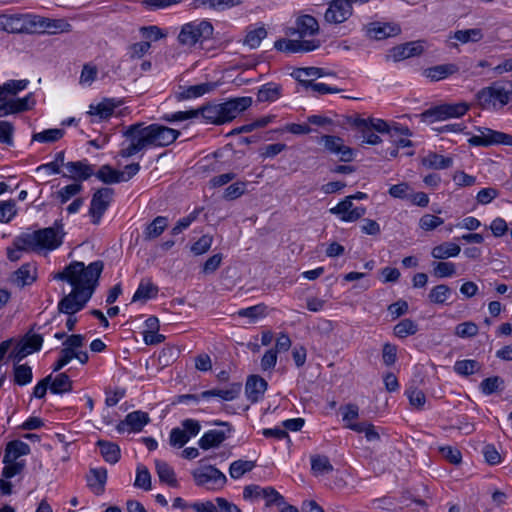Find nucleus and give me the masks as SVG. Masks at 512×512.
Wrapping results in <instances>:
<instances>
[{
	"label": "nucleus",
	"instance_id": "obj_49",
	"mask_svg": "<svg viewBox=\"0 0 512 512\" xmlns=\"http://www.w3.org/2000/svg\"><path fill=\"white\" fill-rule=\"evenodd\" d=\"M63 135V129H47L42 132L34 133L32 135V141H37L40 143H53L61 139Z\"/></svg>",
	"mask_w": 512,
	"mask_h": 512
},
{
	"label": "nucleus",
	"instance_id": "obj_42",
	"mask_svg": "<svg viewBox=\"0 0 512 512\" xmlns=\"http://www.w3.org/2000/svg\"><path fill=\"white\" fill-rule=\"evenodd\" d=\"M72 390V381L66 373L58 374L50 382V391L54 394H63Z\"/></svg>",
	"mask_w": 512,
	"mask_h": 512
},
{
	"label": "nucleus",
	"instance_id": "obj_28",
	"mask_svg": "<svg viewBox=\"0 0 512 512\" xmlns=\"http://www.w3.org/2000/svg\"><path fill=\"white\" fill-rule=\"evenodd\" d=\"M107 481V470L105 468H92L87 475V484L96 495L105 491Z\"/></svg>",
	"mask_w": 512,
	"mask_h": 512
},
{
	"label": "nucleus",
	"instance_id": "obj_58",
	"mask_svg": "<svg viewBox=\"0 0 512 512\" xmlns=\"http://www.w3.org/2000/svg\"><path fill=\"white\" fill-rule=\"evenodd\" d=\"M299 82L305 88H311L314 92L319 93V94L340 92V89H338V88L330 87L324 83H315L312 80L299 79Z\"/></svg>",
	"mask_w": 512,
	"mask_h": 512
},
{
	"label": "nucleus",
	"instance_id": "obj_39",
	"mask_svg": "<svg viewBox=\"0 0 512 512\" xmlns=\"http://www.w3.org/2000/svg\"><path fill=\"white\" fill-rule=\"evenodd\" d=\"M168 226V219L164 216H157L149 223L144 230L145 240H152L159 237Z\"/></svg>",
	"mask_w": 512,
	"mask_h": 512
},
{
	"label": "nucleus",
	"instance_id": "obj_43",
	"mask_svg": "<svg viewBox=\"0 0 512 512\" xmlns=\"http://www.w3.org/2000/svg\"><path fill=\"white\" fill-rule=\"evenodd\" d=\"M267 30L264 26H260L247 31L244 38L243 44L247 45L251 49H255L260 46L261 41L266 38Z\"/></svg>",
	"mask_w": 512,
	"mask_h": 512
},
{
	"label": "nucleus",
	"instance_id": "obj_20",
	"mask_svg": "<svg viewBox=\"0 0 512 512\" xmlns=\"http://www.w3.org/2000/svg\"><path fill=\"white\" fill-rule=\"evenodd\" d=\"M36 278V266L32 263H25L11 274L8 281L13 285L22 288L26 285H31L35 282Z\"/></svg>",
	"mask_w": 512,
	"mask_h": 512
},
{
	"label": "nucleus",
	"instance_id": "obj_63",
	"mask_svg": "<svg viewBox=\"0 0 512 512\" xmlns=\"http://www.w3.org/2000/svg\"><path fill=\"white\" fill-rule=\"evenodd\" d=\"M17 212L15 200L2 201V223L10 222L17 215Z\"/></svg>",
	"mask_w": 512,
	"mask_h": 512
},
{
	"label": "nucleus",
	"instance_id": "obj_41",
	"mask_svg": "<svg viewBox=\"0 0 512 512\" xmlns=\"http://www.w3.org/2000/svg\"><path fill=\"white\" fill-rule=\"evenodd\" d=\"M149 420L148 414L140 410L126 415V423H128L130 430L133 432H140L148 424Z\"/></svg>",
	"mask_w": 512,
	"mask_h": 512
},
{
	"label": "nucleus",
	"instance_id": "obj_36",
	"mask_svg": "<svg viewBox=\"0 0 512 512\" xmlns=\"http://www.w3.org/2000/svg\"><path fill=\"white\" fill-rule=\"evenodd\" d=\"M282 87L279 84L270 82L261 86L257 93L259 102H273L281 96Z\"/></svg>",
	"mask_w": 512,
	"mask_h": 512
},
{
	"label": "nucleus",
	"instance_id": "obj_32",
	"mask_svg": "<svg viewBox=\"0 0 512 512\" xmlns=\"http://www.w3.org/2000/svg\"><path fill=\"white\" fill-rule=\"evenodd\" d=\"M227 434L222 430H209L199 440L200 448L208 450L213 447H218L225 439Z\"/></svg>",
	"mask_w": 512,
	"mask_h": 512
},
{
	"label": "nucleus",
	"instance_id": "obj_54",
	"mask_svg": "<svg viewBox=\"0 0 512 512\" xmlns=\"http://www.w3.org/2000/svg\"><path fill=\"white\" fill-rule=\"evenodd\" d=\"M492 93L493 92H492L491 86H489V87H485V88L481 89L476 94L477 102L482 109H492V108L495 109L496 108L495 104H494Z\"/></svg>",
	"mask_w": 512,
	"mask_h": 512
},
{
	"label": "nucleus",
	"instance_id": "obj_56",
	"mask_svg": "<svg viewBox=\"0 0 512 512\" xmlns=\"http://www.w3.org/2000/svg\"><path fill=\"white\" fill-rule=\"evenodd\" d=\"M478 326L472 321L460 323L455 328V335L461 338H471L478 334Z\"/></svg>",
	"mask_w": 512,
	"mask_h": 512
},
{
	"label": "nucleus",
	"instance_id": "obj_45",
	"mask_svg": "<svg viewBox=\"0 0 512 512\" xmlns=\"http://www.w3.org/2000/svg\"><path fill=\"white\" fill-rule=\"evenodd\" d=\"M255 465L254 461L236 460L230 464L229 475L233 479H239L245 473L250 472Z\"/></svg>",
	"mask_w": 512,
	"mask_h": 512
},
{
	"label": "nucleus",
	"instance_id": "obj_25",
	"mask_svg": "<svg viewBox=\"0 0 512 512\" xmlns=\"http://www.w3.org/2000/svg\"><path fill=\"white\" fill-rule=\"evenodd\" d=\"M423 46L420 42H408L398 46L393 47L390 50V57L395 62L413 57L422 54Z\"/></svg>",
	"mask_w": 512,
	"mask_h": 512
},
{
	"label": "nucleus",
	"instance_id": "obj_14",
	"mask_svg": "<svg viewBox=\"0 0 512 512\" xmlns=\"http://www.w3.org/2000/svg\"><path fill=\"white\" fill-rule=\"evenodd\" d=\"M243 497L245 499L262 497L266 499L267 506H281L285 504L284 497L273 487L262 488L259 485H248L243 490Z\"/></svg>",
	"mask_w": 512,
	"mask_h": 512
},
{
	"label": "nucleus",
	"instance_id": "obj_3",
	"mask_svg": "<svg viewBox=\"0 0 512 512\" xmlns=\"http://www.w3.org/2000/svg\"><path fill=\"white\" fill-rule=\"evenodd\" d=\"M251 97H238L224 103L208 104L199 108V115L206 123L220 125L232 121L236 116L250 107Z\"/></svg>",
	"mask_w": 512,
	"mask_h": 512
},
{
	"label": "nucleus",
	"instance_id": "obj_4",
	"mask_svg": "<svg viewBox=\"0 0 512 512\" xmlns=\"http://www.w3.org/2000/svg\"><path fill=\"white\" fill-rule=\"evenodd\" d=\"M28 85L27 79L8 80L2 84V116L29 111L35 106L36 100L33 93H28L23 98L15 97Z\"/></svg>",
	"mask_w": 512,
	"mask_h": 512
},
{
	"label": "nucleus",
	"instance_id": "obj_18",
	"mask_svg": "<svg viewBox=\"0 0 512 512\" xmlns=\"http://www.w3.org/2000/svg\"><path fill=\"white\" fill-rule=\"evenodd\" d=\"M365 35L369 39L383 40L388 37L396 36L401 29L398 25L383 22H371L364 26Z\"/></svg>",
	"mask_w": 512,
	"mask_h": 512
},
{
	"label": "nucleus",
	"instance_id": "obj_9",
	"mask_svg": "<svg viewBox=\"0 0 512 512\" xmlns=\"http://www.w3.org/2000/svg\"><path fill=\"white\" fill-rule=\"evenodd\" d=\"M197 486L207 490H220L227 482L226 476L215 466L203 465L192 471Z\"/></svg>",
	"mask_w": 512,
	"mask_h": 512
},
{
	"label": "nucleus",
	"instance_id": "obj_26",
	"mask_svg": "<svg viewBox=\"0 0 512 512\" xmlns=\"http://www.w3.org/2000/svg\"><path fill=\"white\" fill-rule=\"evenodd\" d=\"M352 125L358 130V133L360 134L359 138H361L362 143L375 145L381 142V138L374 133L371 125H369V122L364 118H355L352 121Z\"/></svg>",
	"mask_w": 512,
	"mask_h": 512
},
{
	"label": "nucleus",
	"instance_id": "obj_8",
	"mask_svg": "<svg viewBox=\"0 0 512 512\" xmlns=\"http://www.w3.org/2000/svg\"><path fill=\"white\" fill-rule=\"evenodd\" d=\"M470 106L466 102L445 103L425 110L419 116L423 122L445 121L466 114Z\"/></svg>",
	"mask_w": 512,
	"mask_h": 512
},
{
	"label": "nucleus",
	"instance_id": "obj_38",
	"mask_svg": "<svg viewBox=\"0 0 512 512\" xmlns=\"http://www.w3.org/2000/svg\"><path fill=\"white\" fill-rule=\"evenodd\" d=\"M460 251L461 248L458 244L452 242H444L435 246L431 251V255L435 259H447L450 257L458 256Z\"/></svg>",
	"mask_w": 512,
	"mask_h": 512
},
{
	"label": "nucleus",
	"instance_id": "obj_19",
	"mask_svg": "<svg viewBox=\"0 0 512 512\" xmlns=\"http://www.w3.org/2000/svg\"><path fill=\"white\" fill-rule=\"evenodd\" d=\"M324 147L331 153L339 156L343 162H350L353 160V150L344 145V141L337 136L325 135L322 137Z\"/></svg>",
	"mask_w": 512,
	"mask_h": 512
},
{
	"label": "nucleus",
	"instance_id": "obj_59",
	"mask_svg": "<svg viewBox=\"0 0 512 512\" xmlns=\"http://www.w3.org/2000/svg\"><path fill=\"white\" fill-rule=\"evenodd\" d=\"M444 220L438 216L424 214L419 220V227L424 231H432L442 225Z\"/></svg>",
	"mask_w": 512,
	"mask_h": 512
},
{
	"label": "nucleus",
	"instance_id": "obj_46",
	"mask_svg": "<svg viewBox=\"0 0 512 512\" xmlns=\"http://www.w3.org/2000/svg\"><path fill=\"white\" fill-rule=\"evenodd\" d=\"M418 332V325L411 319L405 318L394 326V334L399 338H406Z\"/></svg>",
	"mask_w": 512,
	"mask_h": 512
},
{
	"label": "nucleus",
	"instance_id": "obj_34",
	"mask_svg": "<svg viewBox=\"0 0 512 512\" xmlns=\"http://www.w3.org/2000/svg\"><path fill=\"white\" fill-rule=\"evenodd\" d=\"M422 164L427 168L441 170L450 168L453 164V159L451 157H444L435 152H430L422 159Z\"/></svg>",
	"mask_w": 512,
	"mask_h": 512
},
{
	"label": "nucleus",
	"instance_id": "obj_22",
	"mask_svg": "<svg viewBox=\"0 0 512 512\" xmlns=\"http://www.w3.org/2000/svg\"><path fill=\"white\" fill-rule=\"evenodd\" d=\"M119 103L120 102H116L114 99H104L97 105H90L88 114L92 117L91 122L110 118Z\"/></svg>",
	"mask_w": 512,
	"mask_h": 512
},
{
	"label": "nucleus",
	"instance_id": "obj_21",
	"mask_svg": "<svg viewBox=\"0 0 512 512\" xmlns=\"http://www.w3.org/2000/svg\"><path fill=\"white\" fill-rule=\"evenodd\" d=\"M68 174H63V177H68L77 181H84L94 175V165H90L87 161H71L65 164Z\"/></svg>",
	"mask_w": 512,
	"mask_h": 512
},
{
	"label": "nucleus",
	"instance_id": "obj_5",
	"mask_svg": "<svg viewBox=\"0 0 512 512\" xmlns=\"http://www.w3.org/2000/svg\"><path fill=\"white\" fill-rule=\"evenodd\" d=\"M63 236L62 225L55 222L54 226L21 234L17 237V244L29 247L34 252L52 251L61 246Z\"/></svg>",
	"mask_w": 512,
	"mask_h": 512
},
{
	"label": "nucleus",
	"instance_id": "obj_44",
	"mask_svg": "<svg viewBox=\"0 0 512 512\" xmlns=\"http://www.w3.org/2000/svg\"><path fill=\"white\" fill-rule=\"evenodd\" d=\"M481 369V364L472 359H465L456 361L454 364V371L462 376H469Z\"/></svg>",
	"mask_w": 512,
	"mask_h": 512
},
{
	"label": "nucleus",
	"instance_id": "obj_10",
	"mask_svg": "<svg viewBox=\"0 0 512 512\" xmlns=\"http://www.w3.org/2000/svg\"><path fill=\"white\" fill-rule=\"evenodd\" d=\"M114 196V189L102 187L97 189L91 198L89 215L93 224L100 223L102 216L109 208Z\"/></svg>",
	"mask_w": 512,
	"mask_h": 512
},
{
	"label": "nucleus",
	"instance_id": "obj_12",
	"mask_svg": "<svg viewBox=\"0 0 512 512\" xmlns=\"http://www.w3.org/2000/svg\"><path fill=\"white\" fill-rule=\"evenodd\" d=\"M2 30L8 33H35V16L2 13Z\"/></svg>",
	"mask_w": 512,
	"mask_h": 512
},
{
	"label": "nucleus",
	"instance_id": "obj_37",
	"mask_svg": "<svg viewBox=\"0 0 512 512\" xmlns=\"http://www.w3.org/2000/svg\"><path fill=\"white\" fill-rule=\"evenodd\" d=\"M33 379L32 368L28 364H13V383L18 386H25Z\"/></svg>",
	"mask_w": 512,
	"mask_h": 512
},
{
	"label": "nucleus",
	"instance_id": "obj_35",
	"mask_svg": "<svg viewBox=\"0 0 512 512\" xmlns=\"http://www.w3.org/2000/svg\"><path fill=\"white\" fill-rule=\"evenodd\" d=\"M97 446L100 448V453L106 462L115 464L119 461L121 454L117 444L106 440H99Z\"/></svg>",
	"mask_w": 512,
	"mask_h": 512
},
{
	"label": "nucleus",
	"instance_id": "obj_24",
	"mask_svg": "<svg viewBox=\"0 0 512 512\" xmlns=\"http://www.w3.org/2000/svg\"><path fill=\"white\" fill-rule=\"evenodd\" d=\"M267 382L258 375H252L247 379L245 393L252 403L259 401L267 389Z\"/></svg>",
	"mask_w": 512,
	"mask_h": 512
},
{
	"label": "nucleus",
	"instance_id": "obj_1",
	"mask_svg": "<svg viewBox=\"0 0 512 512\" xmlns=\"http://www.w3.org/2000/svg\"><path fill=\"white\" fill-rule=\"evenodd\" d=\"M104 264L98 260L85 267L83 262L74 261L55 275V279L67 281L73 290L58 303L61 313L73 315L82 310L93 295Z\"/></svg>",
	"mask_w": 512,
	"mask_h": 512
},
{
	"label": "nucleus",
	"instance_id": "obj_17",
	"mask_svg": "<svg viewBox=\"0 0 512 512\" xmlns=\"http://www.w3.org/2000/svg\"><path fill=\"white\" fill-rule=\"evenodd\" d=\"M330 212L338 215L344 222H354L364 216L366 209L364 207H354L352 197H346L335 207L331 208Z\"/></svg>",
	"mask_w": 512,
	"mask_h": 512
},
{
	"label": "nucleus",
	"instance_id": "obj_40",
	"mask_svg": "<svg viewBox=\"0 0 512 512\" xmlns=\"http://www.w3.org/2000/svg\"><path fill=\"white\" fill-rule=\"evenodd\" d=\"M155 467L160 481L167 483L171 487H176L178 485L173 468L166 462L156 460Z\"/></svg>",
	"mask_w": 512,
	"mask_h": 512
},
{
	"label": "nucleus",
	"instance_id": "obj_47",
	"mask_svg": "<svg viewBox=\"0 0 512 512\" xmlns=\"http://www.w3.org/2000/svg\"><path fill=\"white\" fill-rule=\"evenodd\" d=\"M452 290L445 284H439L433 287L428 295V299L434 304H444L451 295Z\"/></svg>",
	"mask_w": 512,
	"mask_h": 512
},
{
	"label": "nucleus",
	"instance_id": "obj_55",
	"mask_svg": "<svg viewBox=\"0 0 512 512\" xmlns=\"http://www.w3.org/2000/svg\"><path fill=\"white\" fill-rule=\"evenodd\" d=\"M433 273L438 278L451 277L456 273V266L452 262H435Z\"/></svg>",
	"mask_w": 512,
	"mask_h": 512
},
{
	"label": "nucleus",
	"instance_id": "obj_61",
	"mask_svg": "<svg viewBox=\"0 0 512 512\" xmlns=\"http://www.w3.org/2000/svg\"><path fill=\"white\" fill-rule=\"evenodd\" d=\"M199 116V110L191 109L187 111H178L169 115H165L163 119L167 122H181L188 119L197 118Z\"/></svg>",
	"mask_w": 512,
	"mask_h": 512
},
{
	"label": "nucleus",
	"instance_id": "obj_11",
	"mask_svg": "<svg viewBox=\"0 0 512 512\" xmlns=\"http://www.w3.org/2000/svg\"><path fill=\"white\" fill-rule=\"evenodd\" d=\"M478 135L472 136L468 143L472 146L488 147L492 145L512 146V135L487 127L477 128Z\"/></svg>",
	"mask_w": 512,
	"mask_h": 512
},
{
	"label": "nucleus",
	"instance_id": "obj_15",
	"mask_svg": "<svg viewBox=\"0 0 512 512\" xmlns=\"http://www.w3.org/2000/svg\"><path fill=\"white\" fill-rule=\"evenodd\" d=\"M353 14L348 0H331L324 14L325 21L330 24H340L348 20Z\"/></svg>",
	"mask_w": 512,
	"mask_h": 512
},
{
	"label": "nucleus",
	"instance_id": "obj_51",
	"mask_svg": "<svg viewBox=\"0 0 512 512\" xmlns=\"http://www.w3.org/2000/svg\"><path fill=\"white\" fill-rule=\"evenodd\" d=\"M311 469L317 474H327L333 471V466L327 456L316 455L311 457Z\"/></svg>",
	"mask_w": 512,
	"mask_h": 512
},
{
	"label": "nucleus",
	"instance_id": "obj_7",
	"mask_svg": "<svg viewBox=\"0 0 512 512\" xmlns=\"http://www.w3.org/2000/svg\"><path fill=\"white\" fill-rule=\"evenodd\" d=\"M214 28L209 21H193L182 26L178 35V41L184 46H194L197 42L210 39Z\"/></svg>",
	"mask_w": 512,
	"mask_h": 512
},
{
	"label": "nucleus",
	"instance_id": "obj_53",
	"mask_svg": "<svg viewBox=\"0 0 512 512\" xmlns=\"http://www.w3.org/2000/svg\"><path fill=\"white\" fill-rule=\"evenodd\" d=\"M96 177L106 184L119 183V171L109 165H103L96 173Z\"/></svg>",
	"mask_w": 512,
	"mask_h": 512
},
{
	"label": "nucleus",
	"instance_id": "obj_6",
	"mask_svg": "<svg viewBox=\"0 0 512 512\" xmlns=\"http://www.w3.org/2000/svg\"><path fill=\"white\" fill-rule=\"evenodd\" d=\"M30 453V446L21 440H12L6 444L2 459V477L9 479L23 472L26 467L25 460L21 459Z\"/></svg>",
	"mask_w": 512,
	"mask_h": 512
},
{
	"label": "nucleus",
	"instance_id": "obj_30",
	"mask_svg": "<svg viewBox=\"0 0 512 512\" xmlns=\"http://www.w3.org/2000/svg\"><path fill=\"white\" fill-rule=\"evenodd\" d=\"M493 100L495 107L497 104L500 107L507 105L512 100V84H500L498 82L491 85Z\"/></svg>",
	"mask_w": 512,
	"mask_h": 512
},
{
	"label": "nucleus",
	"instance_id": "obj_57",
	"mask_svg": "<svg viewBox=\"0 0 512 512\" xmlns=\"http://www.w3.org/2000/svg\"><path fill=\"white\" fill-rule=\"evenodd\" d=\"M134 486L137 488H142L146 491L151 489V475L146 467H137V474Z\"/></svg>",
	"mask_w": 512,
	"mask_h": 512
},
{
	"label": "nucleus",
	"instance_id": "obj_60",
	"mask_svg": "<svg viewBox=\"0 0 512 512\" xmlns=\"http://www.w3.org/2000/svg\"><path fill=\"white\" fill-rule=\"evenodd\" d=\"M406 395L412 406H414L417 409L423 408L426 402V396L422 390L418 388H409L406 391Z\"/></svg>",
	"mask_w": 512,
	"mask_h": 512
},
{
	"label": "nucleus",
	"instance_id": "obj_64",
	"mask_svg": "<svg viewBox=\"0 0 512 512\" xmlns=\"http://www.w3.org/2000/svg\"><path fill=\"white\" fill-rule=\"evenodd\" d=\"M82 190V185L80 183H73L63 187L58 192V197L61 203H66L73 196L77 195Z\"/></svg>",
	"mask_w": 512,
	"mask_h": 512
},
{
	"label": "nucleus",
	"instance_id": "obj_2",
	"mask_svg": "<svg viewBox=\"0 0 512 512\" xmlns=\"http://www.w3.org/2000/svg\"><path fill=\"white\" fill-rule=\"evenodd\" d=\"M179 135L180 131L164 125L138 122L123 132L126 140L121 144L119 155L129 158L148 147H165L174 143Z\"/></svg>",
	"mask_w": 512,
	"mask_h": 512
},
{
	"label": "nucleus",
	"instance_id": "obj_50",
	"mask_svg": "<svg viewBox=\"0 0 512 512\" xmlns=\"http://www.w3.org/2000/svg\"><path fill=\"white\" fill-rule=\"evenodd\" d=\"M454 38L461 43L478 42L483 38V32L479 28L458 30L454 33Z\"/></svg>",
	"mask_w": 512,
	"mask_h": 512
},
{
	"label": "nucleus",
	"instance_id": "obj_62",
	"mask_svg": "<svg viewBox=\"0 0 512 512\" xmlns=\"http://www.w3.org/2000/svg\"><path fill=\"white\" fill-rule=\"evenodd\" d=\"M20 340L27 347V350H31V354L39 351L43 344V337L40 334H27Z\"/></svg>",
	"mask_w": 512,
	"mask_h": 512
},
{
	"label": "nucleus",
	"instance_id": "obj_27",
	"mask_svg": "<svg viewBox=\"0 0 512 512\" xmlns=\"http://www.w3.org/2000/svg\"><path fill=\"white\" fill-rule=\"evenodd\" d=\"M242 385L239 382L231 383L226 388H215L207 391H203L201 393L202 398H209V397H220L221 399L225 401H231L238 397V395L241 392Z\"/></svg>",
	"mask_w": 512,
	"mask_h": 512
},
{
	"label": "nucleus",
	"instance_id": "obj_29",
	"mask_svg": "<svg viewBox=\"0 0 512 512\" xmlns=\"http://www.w3.org/2000/svg\"><path fill=\"white\" fill-rule=\"evenodd\" d=\"M458 70L459 68L456 64L448 63L429 67L424 70L423 74L431 81H440L457 73Z\"/></svg>",
	"mask_w": 512,
	"mask_h": 512
},
{
	"label": "nucleus",
	"instance_id": "obj_31",
	"mask_svg": "<svg viewBox=\"0 0 512 512\" xmlns=\"http://www.w3.org/2000/svg\"><path fill=\"white\" fill-rule=\"evenodd\" d=\"M158 294V287L154 285L150 279H143L136 292L132 297V301H146L151 298H155Z\"/></svg>",
	"mask_w": 512,
	"mask_h": 512
},
{
	"label": "nucleus",
	"instance_id": "obj_16",
	"mask_svg": "<svg viewBox=\"0 0 512 512\" xmlns=\"http://www.w3.org/2000/svg\"><path fill=\"white\" fill-rule=\"evenodd\" d=\"M320 47L319 40H293L281 38L275 41L274 48L287 53L310 52Z\"/></svg>",
	"mask_w": 512,
	"mask_h": 512
},
{
	"label": "nucleus",
	"instance_id": "obj_52",
	"mask_svg": "<svg viewBox=\"0 0 512 512\" xmlns=\"http://www.w3.org/2000/svg\"><path fill=\"white\" fill-rule=\"evenodd\" d=\"M30 354L31 350H27V347H25L21 340H17L7 355V361H12L13 364H20V362Z\"/></svg>",
	"mask_w": 512,
	"mask_h": 512
},
{
	"label": "nucleus",
	"instance_id": "obj_13",
	"mask_svg": "<svg viewBox=\"0 0 512 512\" xmlns=\"http://www.w3.org/2000/svg\"><path fill=\"white\" fill-rule=\"evenodd\" d=\"M319 33V24L315 17L312 15H300L295 20V25L287 27L285 34L287 36L298 35L302 40L305 37L317 35Z\"/></svg>",
	"mask_w": 512,
	"mask_h": 512
},
{
	"label": "nucleus",
	"instance_id": "obj_48",
	"mask_svg": "<svg viewBox=\"0 0 512 512\" xmlns=\"http://www.w3.org/2000/svg\"><path fill=\"white\" fill-rule=\"evenodd\" d=\"M480 390L485 395H491L504 389V380L499 376L485 378L480 383Z\"/></svg>",
	"mask_w": 512,
	"mask_h": 512
},
{
	"label": "nucleus",
	"instance_id": "obj_33",
	"mask_svg": "<svg viewBox=\"0 0 512 512\" xmlns=\"http://www.w3.org/2000/svg\"><path fill=\"white\" fill-rule=\"evenodd\" d=\"M214 88L215 84L213 83H201L188 86L178 93L177 98L179 100L197 98L212 91Z\"/></svg>",
	"mask_w": 512,
	"mask_h": 512
},
{
	"label": "nucleus",
	"instance_id": "obj_23",
	"mask_svg": "<svg viewBox=\"0 0 512 512\" xmlns=\"http://www.w3.org/2000/svg\"><path fill=\"white\" fill-rule=\"evenodd\" d=\"M38 28L55 34L57 32H70L72 26L64 19H49L44 17L35 16V32Z\"/></svg>",
	"mask_w": 512,
	"mask_h": 512
}]
</instances>
